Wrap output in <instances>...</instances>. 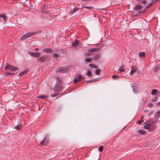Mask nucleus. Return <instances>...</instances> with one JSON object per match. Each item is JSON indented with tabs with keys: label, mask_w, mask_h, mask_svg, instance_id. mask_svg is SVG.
<instances>
[{
	"label": "nucleus",
	"mask_w": 160,
	"mask_h": 160,
	"mask_svg": "<svg viewBox=\"0 0 160 160\" xmlns=\"http://www.w3.org/2000/svg\"><path fill=\"white\" fill-rule=\"evenodd\" d=\"M76 76L78 77L75 78L74 80V83H76V82H79L81 80L82 78H83L82 76H81V75L80 74H78Z\"/></svg>",
	"instance_id": "nucleus-10"
},
{
	"label": "nucleus",
	"mask_w": 160,
	"mask_h": 160,
	"mask_svg": "<svg viewBox=\"0 0 160 160\" xmlns=\"http://www.w3.org/2000/svg\"><path fill=\"white\" fill-rule=\"evenodd\" d=\"M131 69L130 74L132 75L137 70V69L136 66H132L131 67Z\"/></svg>",
	"instance_id": "nucleus-11"
},
{
	"label": "nucleus",
	"mask_w": 160,
	"mask_h": 160,
	"mask_svg": "<svg viewBox=\"0 0 160 160\" xmlns=\"http://www.w3.org/2000/svg\"><path fill=\"white\" fill-rule=\"evenodd\" d=\"M78 9V8H74L73 9V10L72 11V13H74Z\"/></svg>",
	"instance_id": "nucleus-36"
},
{
	"label": "nucleus",
	"mask_w": 160,
	"mask_h": 160,
	"mask_svg": "<svg viewBox=\"0 0 160 160\" xmlns=\"http://www.w3.org/2000/svg\"><path fill=\"white\" fill-rule=\"evenodd\" d=\"M100 49L99 48H91L88 49V51L89 52H95L99 51Z\"/></svg>",
	"instance_id": "nucleus-12"
},
{
	"label": "nucleus",
	"mask_w": 160,
	"mask_h": 160,
	"mask_svg": "<svg viewBox=\"0 0 160 160\" xmlns=\"http://www.w3.org/2000/svg\"><path fill=\"white\" fill-rule=\"evenodd\" d=\"M27 72L25 71L19 73L18 76L19 77H21V76H22V75H23L26 74Z\"/></svg>",
	"instance_id": "nucleus-26"
},
{
	"label": "nucleus",
	"mask_w": 160,
	"mask_h": 160,
	"mask_svg": "<svg viewBox=\"0 0 160 160\" xmlns=\"http://www.w3.org/2000/svg\"><path fill=\"white\" fill-rule=\"evenodd\" d=\"M4 69L9 71H15L17 70L18 69V68L15 66L10 65L8 63H6Z\"/></svg>",
	"instance_id": "nucleus-2"
},
{
	"label": "nucleus",
	"mask_w": 160,
	"mask_h": 160,
	"mask_svg": "<svg viewBox=\"0 0 160 160\" xmlns=\"http://www.w3.org/2000/svg\"><path fill=\"white\" fill-rule=\"evenodd\" d=\"M100 58V56L98 54L96 55H95L92 58L93 60H96L98 59V58Z\"/></svg>",
	"instance_id": "nucleus-17"
},
{
	"label": "nucleus",
	"mask_w": 160,
	"mask_h": 160,
	"mask_svg": "<svg viewBox=\"0 0 160 160\" xmlns=\"http://www.w3.org/2000/svg\"><path fill=\"white\" fill-rule=\"evenodd\" d=\"M43 52L48 53L49 52H52V49L49 48H46L43 49L42 50Z\"/></svg>",
	"instance_id": "nucleus-13"
},
{
	"label": "nucleus",
	"mask_w": 160,
	"mask_h": 160,
	"mask_svg": "<svg viewBox=\"0 0 160 160\" xmlns=\"http://www.w3.org/2000/svg\"><path fill=\"white\" fill-rule=\"evenodd\" d=\"M89 67H90L91 68H98V67L97 66L95 65L92 64H89Z\"/></svg>",
	"instance_id": "nucleus-25"
},
{
	"label": "nucleus",
	"mask_w": 160,
	"mask_h": 160,
	"mask_svg": "<svg viewBox=\"0 0 160 160\" xmlns=\"http://www.w3.org/2000/svg\"><path fill=\"white\" fill-rule=\"evenodd\" d=\"M156 116H155V118H158L160 116V112L158 111L156 113Z\"/></svg>",
	"instance_id": "nucleus-28"
},
{
	"label": "nucleus",
	"mask_w": 160,
	"mask_h": 160,
	"mask_svg": "<svg viewBox=\"0 0 160 160\" xmlns=\"http://www.w3.org/2000/svg\"><path fill=\"white\" fill-rule=\"evenodd\" d=\"M103 146H100L99 148V151L100 152L102 151L103 150Z\"/></svg>",
	"instance_id": "nucleus-33"
},
{
	"label": "nucleus",
	"mask_w": 160,
	"mask_h": 160,
	"mask_svg": "<svg viewBox=\"0 0 160 160\" xmlns=\"http://www.w3.org/2000/svg\"><path fill=\"white\" fill-rule=\"evenodd\" d=\"M59 94V93H58L56 94H52V95H51V96L52 97H55L57 96Z\"/></svg>",
	"instance_id": "nucleus-37"
},
{
	"label": "nucleus",
	"mask_w": 160,
	"mask_h": 160,
	"mask_svg": "<svg viewBox=\"0 0 160 160\" xmlns=\"http://www.w3.org/2000/svg\"><path fill=\"white\" fill-rule=\"evenodd\" d=\"M139 133L141 134H144L146 133V132L143 130H139L138 131Z\"/></svg>",
	"instance_id": "nucleus-23"
},
{
	"label": "nucleus",
	"mask_w": 160,
	"mask_h": 160,
	"mask_svg": "<svg viewBox=\"0 0 160 160\" xmlns=\"http://www.w3.org/2000/svg\"><path fill=\"white\" fill-rule=\"evenodd\" d=\"M153 113V112H151L149 114V115H151Z\"/></svg>",
	"instance_id": "nucleus-45"
},
{
	"label": "nucleus",
	"mask_w": 160,
	"mask_h": 160,
	"mask_svg": "<svg viewBox=\"0 0 160 160\" xmlns=\"http://www.w3.org/2000/svg\"><path fill=\"white\" fill-rule=\"evenodd\" d=\"M143 125H144V128L145 129H149L151 128L152 124L149 122L148 121L146 122L143 124Z\"/></svg>",
	"instance_id": "nucleus-4"
},
{
	"label": "nucleus",
	"mask_w": 160,
	"mask_h": 160,
	"mask_svg": "<svg viewBox=\"0 0 160 160\" xmlns=\"http://www.w3.org/2000/svg\"><path fill=\"white\" fill-rule=\"evenodd\" d=\"M47 97V96H45V95H42L41 96H38V98H42V99H45Z\"/></svg>",
	"instance_id": "nucleus-21"
},
{
	"label": "nucleus",
	"mask_w": 160,
	"mask_h": 160,
	"mask_svg": "<svg viewBox=\"0 0 160 160\" xmlns=\"http://www.w3.org/2000/svg\"><path fill=\"white\" fill-rule=\"evenodd\" d=\"M14 74H15L14 73H12L6 72L5 73V75L7 77L10 76V75H13Z\"/></svg>",
	"instance_id": "nucleus-22"
},
{
	"label": "nucleus",
	"mask_w": 160,
	"mask_h": 160,
	"mask_svg": "<svg viewBox=\"0 0 160 160\" xmlns=\"http://www.w3.org/2000/svg\"><path fill=\"white\" fill-rule=\"evenodd\" d=\"M143 118H144L143 116H142L141 120L138 121V122L139 124H141L143 122V121H144V120H143Z\"/></svg>",
	"instance_id": "nucleus-20"
},
{
	"label": "nucleus",
	"mask_w": 160,
	"mask_h": 160,
	"mask_svg": "<svg viewBox=\"0 0 160 160\" xmlns=\"http://www.w3.org/2000/svg\"><path fill=\"white\" fill-rule=\"evenodd\" d=\"M0 18H2V19L4 21H6V19L7 18V17L6 15L4 14H1L0 15Z\"/></svg>",
	"instance_id": "nucleus-15"
},
{
	"label": "nucleus",
	"mask_w": 160,
	"mask_h": 160,
	"mask_svg": "<svg viewBox=\"0 0 160 160\" xmlns=\"http://www.w3.org/2000/svg\"><path fill=\"white\" fill-rule=\"evenodd\" d=\"M92 60V58H85V61L87 63L91 62Z\"/></svg>",
	"instance_id": "nucleus-14"
},
{
	"label": "nucleus",
	"mask_w": 160,
	"mask_h": 160,
	"mask_svg": "<svg viewBox=\"0 0 160 160\" xmlns=\"http://www.w3.org/2000/svg\"><path fill=\"white\" fill-rule=\"evenodd\" d=\"M49 142V138L47 135H46L43 139L41 142L40 144L41 145H46Z\"/></svg>",
	"instance_id": "nucleus-3"
},
{
	"label": "nucleus",
	"mask_w": 160,
	"mask_h": 160,
	"mask_svg": "<svg viewBox=\"0 0 160 160\" xmlns=\"http://www.w3.org/2000/svg\"><path fill=\"white\" fill-rule=\"evenodd\" d=\"M88 55H92V54L90 53H88Z\"/></svg>",
	"instance_id": "nucleus-46"
},
{
	"label": "nucleus",
	"mask_w": 160,
	"mask_h": 160,
	"mask_svg": "<svg viewBox=\"0 0 160 160\" xmlns=\"http://www.w3.org/2000/svg\"><path fill=\"white\" fill-rule=\"evenodd\" d=\"M87 74L88 76H92V72L91 71H88Z\"/></svg>",
	"instance_id": "nucleus-30"
},
{
	"label": "nucleus",
	"mask_w": 160,
	"mask_h": 160,
	"mask_svg": "<svg viewBox=\"0 0 160 160\" xmlns=\"http://www.w3.org/2000/svg\"><path fill=\"white\" fill-rule=\"evenodd\" d=\"M101 72V70L100 69H97L96 71L95 74L96 75H98L100 74Z\"/></svg>",
	"instance_id": "nucleus-27"
},
{
	"label": "nucleus",
	"mask_w": 160,
	"mask_h": 160,
	"mask_svg": "<svg viewBox=\"0 0 160 160\" xmlns=\"http://www.w3.org/2000/svg\"><path fill=\"white\" fill-rule=\"evenodd\" d=\"M59 56V55L56 53H54L53 54V57L54 58H58Z\"/></svg>",
	"instance_id": "nucleus-32"
},
{
	"label": "nucleus",
	"mask_w": 160,
	"mask_h": 160,
	"mask_svg": "<svg viewBox=\"0 0 160 160\" xmlns=\"http://www.w3.org/2000/svg\"><path fill=\"white\" fill-rule=\"evenodd\" d=\"M28 53L30 55L34 57H38L41 55V53L39 52H28Z\"/></svg>",
	"instance_id": "nucleus-5"
},
{
	"label": "nucleus",
	"mask_w": 160,
	"mask_h": 160,
	"mask_svg": "<svg viewBox=\"0 0 160 160\" xmlns=\"http://www.w3.org/2000/svg\"><path fill=\"white\" fill-rule=\"evenodd\" d=\"M84 7L88 9H92L93 8V7H89V6H85Z\"/></svg>",
	"instance_id": "nucleus-34"
},
{
	"label": "nucleus",
	"mask_w": 160,
	"mask_h": 160,
	"mask_svg": "<svg viewBox=\"0 0 160 160\" xmlns=\"http://www.w3.org/2000/svg\"><path fill=\"white\" fill-rule=\"evenodd\" d=\"M100 79L98 78H97L95 79H93V80H94V82H96L97 81L99 80Z\"/></svg>",
	"instance_id": "nucleus-41"
},
{
	"label": "nucleus",
	"mask_w": 160,
	"mask_h": 160,
	"mask_svg": "<svg viewBox=\"0 0 160 160\" xmlns=\"http://www.w3.org/2000/svg\"><path fill=\"white\" fill-rule=\"evenodd\" d=\"M152 106H153L152 104L151 103H149L148 104V106L150 107H152Z\"/></svg>",
	"instance_id": "nucleus-42"
},
{
	"label": "nucleus",
	"mask_w": 160,
	"mask_h": 160,
	"mask_svg": "<svg viewBox=\"0 0 160 160\" xmlns=\"http://www.w3.org/2000/svg\"><path fill=\"white\" fill-rule=\"evenodd\" d=\"M38 50H39V49H38V48H35V50L36 51H38Z\"/></svg>",
	"instance_id": "nucleus-44"
},
{
	"label": "nucleus",
	"mask_w": 160,
	"mask_h": 160,
	"mask_svg": "<svg viewBox=\"0 0 160 160\" xmlns=\"http://www.w3.org/2000/svg\"><path fill=\"white\" fill-rule=\"evenodd\" d=\"M86 82L88 83H91L94 82V80H93V79H92L91 80L87 81Z\"/></svg>",
	"instance_id": "nucleus-35"
},
{
	"label": "nucleus",
	"mask_w": 160,
	"mask_h": 160,
	"mask_svg": "<svg viewBox=\"0 0 160 160\" xmlns=\"http://www.w3.org/2000/svg\"><path fill=\"white\" fill-rule=\"evenodd\" d=\"M124 65L123 64H122L120 67V68L119 70V71H120V72H123L124 70Z\"/></svg>",
	"instance_id": "nucleus-18"
},
{
	"label": "nucleus",
	"mask_w": 160,
	"mask_h": 160,
	"mask_svg": "<svg viewBox=\"0 0 160 160\" xmlns=\"http://www.w3.org/2000/svg\"><path fill=\"white\" fill-rule=\"evenodd\" d=\"M157 92V91L156 89H154L152 90V94L153 95H154L156 94Z\"/></svg>",
	"instance_id": "nucleus-31"
},
{
	"label": "nucleus",
	"mask_w": 160,
	"mask_h": 160,
	"mask_svg": "<svg viewBox=\"0 0 160 160\" xmlns=\"http://www.w3.org/2000/svg\"><path fill=\"white\" fill-rule=\"evenodd\" d=\"M56 78V79L59 82H60V79L58 77V76H57L55 78Z\"/></svg>",
	"instance_id": "nucleus-38"
},
{
	"label": "nucleus",
	"mask_w": 160,
	"mask_h": 160,
	"mask_svg": "<svg viewBox=\"0 0 160 160\" xmlns=\"http://www.w3.org/2000/svg\"><path fill=\"white\" fill-rule=\"evenodd\" d=\"M79 44L78 41V40H76L72 43V46L73 47H75L78 45Z\"/></svg>",
	"instance_id": "nucleus-16"
},
{
	"label": "nucleus",
	"mask_w": 160,
	"mask_h": 160,
	"mask_svg": "<svg viewBox=\"0 0 160 160\" xmlns=\"http://www.w3.org/2000/svg\"><path fill=\"white\" fill-rule=\"evenodd\" d=\"M47 58L45 55L42 56L38 58V61H40L41 62H46Z\"/></svg>",
	"instance_id": "nucleus-9"
},
{
	"label": "nucleus",
	"mask_w": 160,
	"mask_h": 160,
	"mask_svg": "<svg viewBox=\"0 0 160 160\" xmlns=\"http://www.w3.org/2000/svg\"><path fill=\"white\" fill-rule=\"evenodd\" d=\"M120 77L117 75H113L112 76V78L113 79H118Z\"/></svg>",
	"instance_id": "nucleus-24"
},
{
	"label": "nucleus",
	"mask_w": 160,
	"mask_h": 160,
	"mask_svg": "<svg viewBox=\"0 0 160 160\" xmlns=\"http://www.w3.org/2000/svg\"><path fill=\"white\" fill-rule=\"evenodd\" d=\"M142 6L140 4H138L135 7V9L136 10H138L141 9L142 8Z\"/></svg>",
	"instance_id": "nucleus-19"
},
{
	"label": "nucleus",
	"mask_w": 160,
	"mask_h": 160,
	"mask_svg": "<svg viewBox=\"0 0 160 160\" xmlns=\"http://www.w3.org/2000/svg\"><path fill=\"white\" fill-rule=\"evenodd\" d=\"M62 89V88L60 85H55L54 88V90L56 92L61 91Z\"/></svg>",
	"instance_id": "nucleus-6"
},
{
	"label": "nucleus",
	"mask_w": 160,
	"mask_h": 160,
	"mask_svg": "<svg viewBox=\"0 0 160 160\" xmlns=\"http://www.w3.org/2000/svg\"><path fill=\"white\" fill-rule=\"evenodd\" d=\"M14 128L15 129H19L18 125H17L16 126H15Z\"/></svg>",
	"instance_id": "nucleus-40"
},
{
	"label": "nucleus",
	"mask_w": 160,
	"mask_h": 160,
	"mask_svg": "<svg viewBox=\"0 0 160 160\" xmlns=\"http://www.w3.org/2000/svg\"><path fill=\"white\" fill-rule=\"evenodd\" d=\"M48 6L46 4L43 5L42 7V12L43 13H47L49 11V9L48 8Z\"/></svg>",
	"instance_id": "nucleus-7"
},
{
	"label": "nucleus",
	"mask_w": 160,
	"mask_h": 160,
	"mask_svg": "<svg viewBox=\"0 0 160 160\" xmlns=\"http://www.w3.org/2000/svg\"><path fill=\"white\" fill-rule=\"evenodd\" d=\"M68 70V68H58L57 70V72L63 73L67 72Z\"/></svg>",
	"instance_id": "nucleus-8"
},
{
	"label": "nucleus",
	"mask_w": 160,
	"mask_h": 160,
	"mask_svg": "<svg viewBox=\"0 0 160 160\" xmlns=\"http://www.w3.org/2000/svg\"><path fill=\"white\" fill-rule=\"evenodd\" d=\"M157 100V98L155 97L152 98V101L153 102H155Z\"/></svg>",
	"instance_id": "nucleus-39"
},
{
	"label": "nucleus",
	"mask_w": 160,
	"mask_h": 160,
	"mask_svg": "<svg viewBox=\"0 0 160 160\" xmlns=\"http://www.w3.org/2000/svg\"><path fill=\"white\" fill-rule=\"evenodd\" d=\"M145 53L144 52H141L139 53V55L141 57H144L145 56Z\"/></svg>",
	"instance_id": "nucleus-29"
},
{
	"label": "nucleus",
	"mask_w": 160,
	"mask_h": 160,
	"mask_svg": "<svg viewBox=\"0 0 160 160\" xmlns=\"http://www.w3.org/2000/svg\"><path fill=\"white\" fill-rule=\"evenodd\" d=\"M133 89L134 93H137L138 92V91L136 90H135L134 88Z\"/></svg>",
	"instance_id": "nucleus-43"
},
{
	"label": "nucleus",
	"mask_w": 160,
	"mask_h": 160,
	"mask_svg": "<svg viewBox=\"0 0 160 160\" xmlns=\"http://www.w3.org/2000/svg\"><path fill=\"white\" fill-rule=\"evenodd\" d=\"M39 31L32 32H28L23 35L20 38L21 40H25L27 38L31 37L34 35L38 33Z\"/></svg>",
	"instance_id": "nucleus-1"
}]
</instances>
